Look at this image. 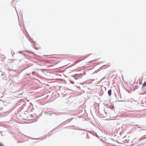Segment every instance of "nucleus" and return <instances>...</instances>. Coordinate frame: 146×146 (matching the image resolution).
Wrapping results in <instances>:
<instances>
[{
    "mask_svg": "<svg viewBox=\"0 0 146 146\" xmlns=\"http://www.w3.org/2000/svg\"><path fill=\"white\" fill-rule=\"evenodd\" d=\"M53 66V65H52V66Z\"/></svg>",
    "mask_w": 146,
    "mask_h": 146,
    "instance_id": "nucleus-5",
    "label": "nucleus"
},
{
    "mask_svg": "<svg viewBox=\"0 0 146 146\" xmlns=\"http://www.w3.org/2000/svg\"><path fill=\"white\" fill-rule=\"evenodd\" d=\"M111 89L110 90L108 91V94L110 96L111 95Z\"/></svg>",
    "mask_w": 146,
    "mask_h": 146,
    "instance_id": "nucleus-1",
    "label": "nucleus"
},
{
    "mask_svg": "<svg viewBox=\"0 0 146 146\" xmlns=\"http://www.w3.org/2000/svg\"><path fill=\"white\" fill-rule=\"evenodd\" d=\"M146 86V81L144 82V84L143 85L142 88H144Z\"/></svg>",
    "mask_w": 146,
    "mask_h": 146,
    "instance_id": "nucleus-2",
    "label": "nucleus"
},
{
    "mask_svg": "<svg viewBox=\"0 0 146 146\" xmlns=\"http://www.w3.org/2000/svg\"><path fill=\"white\" fill-rule=\"evenodd\" d=\"M0 146H3L2 144L1 143H0Z\"/></svg>",
    "mask_w": 146,
    "mask_h": 146,
    "instance_id": "nucleus-3",
    "label": "nucleus"
},
{
    "mask_svg": "<svg viewBox=\"0 0 146 146\" xmlns=\"http://www.w3.org/2000/svg\"><path fill=\"white\" fill-rule=\"evenodd\" d=\"M114 108V106H112V108H111V109H113V108Z\"/></svg>",
    "mask_w": 146,
    "mask_h": 146,
    "instance_id": "nucleus-4",
    "label": "nucleus"
}]
</instances>
